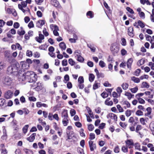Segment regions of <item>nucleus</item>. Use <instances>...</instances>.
Here are the masks:
<instances>
[{
	"mask_svg": "<svg viewBox=\"0 0 154 154\" xmlns=\"http://www.w3.org/2000/svg\"><path fill=\"white\" fill-rule=\"evenodd\" d=\"M77 57V60L78 61L81 62H83L84 61V59L81 55H79Z\"/></svg>",
	"mask_w": 154,
	"mask_h": 154,
	"instance_id": "e433bc0d",
	"label": "nucleus"
},
{
	"mask_svg": "<svg viewBox=\"0 0 154 154\" xmlns=\"http://www.w3.org/2000/svg\"><path fill=\"white\" fill-rule=\"evenodd\" d=\"M107 118L109 119L110 118L111 119H113L115 120L116 121L117 117L116 114L111 113H109L107 116Z\"/></svg>",
	"mask_w": 154,
	"mask_h": 154,
	"instance_id": "9b49d317",
	"label": "nucleus"
},
{
	"mask_svg": "<svg viewBox=\"0 0 154 154\" xmlns=\"http://www.w3.org/2000/svg\"><path fill=\"white\" fill-rule=\"evenodd\" d=\"M44 1V0H35V2L37 5H40Z\"/></svg>",
	"mask_w": 154,
	"mask_h": 154,
	"instance_id": "680f3d73",
	"label": "nucleus"
},
{
	"mask_svg": "<svg viewBox=\"0 0 154 154\" xmlns=\"http://www.w3.org/2000/svg\"><path fill=\"white\" fill-rule=\"evenodd\" d=\"M135 148L140 151L141 149L140 148V144L138 143H135L134 145Z\"/></svg>",
	"mask_w": 154,
	"mask_h": 154,
	"instance_id": "a18cd8bd",
	"label": "nucleus"
},
{
	"mask_svg": "<svg viewBox=\"0 0 154 154\" xmlns=\"http://www.w3.org/2000/svg\"><path fill=\"white\" fill-rule=\"evenodd\" d=\"M11 123L12 125V126L14 127H16V126H17V122L15 120H13L11 122Z\"/></svg>",
	"mask_w": 154,
	"mask_h": 154,
	"instance_id": "bf43d9fd",
	"label": "nucleus"
},
{
	"mask_svg": "<svg viewBox=\"0 0 154 154\" xmlns=\"http://www.w3.org/2000/svg\"><path fill=\"white\" fill-rule=\"evenodd\" d=\"M131 110L129 109L127 110L125 112L126 116L127 117H128L130 116L131 115Z\"/></svg>",
	"mask_w": 154,
	"mask_h": 154,
	"instance_id": "37998d69",
	"label": "nucleus"
},
{
	"mask_svg": "<svg viewBox=\"0 0 154 154\" xmlns=\"http://www.w3.org/2000/svg\"><path fill=\"white\" fill-rule=\"evenodd\" d=\"M125 95L127 96L129 100H130L133 97H134V95H132L131 93L128 92H126L125 94Z\"/></svg>",
	"mask_w": 154,
	"mask_h": 154,
	"instance_id": "bb28decb",
	"label": "nucleus"
},
{
	"mask_svg": "<svg viewBox=\"0 0 154 154\" xmlns=\"http://www.w3.org/2000/svg\"><path fill=\"white\" fill-rule=\"evenodd\" d=\"M94 71L96 72V75L98 78L103 77V74L102 73H99L98 69L96 68L94 69Z\"/></svg>",
	"mask_w": 154,
	"mask_h": 154,
	"instance_id": "a211bd4d",
	"label": "nucleus"
},
{
	"mask_svg": "<svg viewBox=\"0 0 154 154\" xmlns=\"http://www.w3.org/2000/svg\"><path fill=\"white\" fill-rule=\"evenodd\" d=\"M131 79L135 83H138L140 82V79L134 76L132 77L131 78Z\"/></svg>",
	"mask_w": 154,
	"mask_h": 154,
	"instance_id": "a878e982",
	"label": "nucleus"
},
{
	"mask_svg": "<svg viewBox=\"0 0 154 154\" xmlns=\"http://www.w3.org/2000/svg\"><path fill=\"white\" fill-rule=\"evenodd\" d=\"M126 9L131 14H133L134 13L133 10L129 7H127Z\"/></svg>",
	"mask_w": 154,
	"mask_h": 154,
	"instance_id": "69168bd1",
	"label": "nucleus"
},
{
	"mask_svg": "<svg viewBox=\"0 0 154 154\" xmlns=\"http://www.w3.org/2000/svg\"><path fill=\"white\" fill-rule=\"evenodd\" d=\"M86 109L88 111V113L89 115L90 116L91 118H94V115L93 114V112H92V110H91V109L87 107H86Z\"/></svg>",
	"mask_w": 154,
	"mask_h": 154,
	"instance_id": "4be33fe9",
	"label": "nucleus"
},
{
	"mask_svg": "<svg viewBox=\"0 0 154 154\" xmlns=\"http://www.w3.org/2000/svg\"><path fill=\"white\" fill-rule=\"evenodd\" d=\"M28 127L29 125H26L23 127V130L24 133L25 134L26 133Z\"/></svg>",
	"mask_w": 154,
	"mask_h": 154,
	"instance_id": "864d4df0",
	"label": "nucleus"
},
{
	"mask_svg": "<svg viewBox=\"0 0 154 154\" xmlns=\"http://www.w3.org/2000/svg\"><path fill=\"white\" fill-rule=\"evenodd\" d=\"M79 83H83L84 82V78L82 76H80L78 79Z\"/></svg>",
	"mask_w": 154,
	"mask_h": 154,
	"instance_id": "3c124183",
	"label": "nucleus"
},
{
	"mask_svg": "<svg viewBox=\"0 0 154 154\" xmlns=\"http://www.w3.org/2000/svg\"><path fill=\"white\" fill-rule=\"evenodd\" d=\"M5 102V100L4 99L1 98L0 99V106H3Z\"/></svg>",
	"mask_w": 154,
	"mask_h": 154,
	"instance_id": "e2e57ef3",
	"label": "nucleus"
},
{
	"mask_svg": "<svg viewBox=\"0 0 154 154\" xmlns=\"http://www.w3.org/2000/svg\"><path fill=\"white\" fill-rule=\"evenodd\" d=\"M86 15L87 17H89V18H92L94 17L93 12L91 11H88Z\"/></svg>",
	"mask_w": 154,
	"mask_h": 154,
	"instance_id": "2f4dec72",
	"label": "nucleus"
},
{
	"mask_svg": "<svg viewBox=\"0 0 154 154\" xmlns=\"http://www.w3.org/2000/svg\"><path fill=\"white\" fill-rule=\"evenodd\" d=\"M136 114L138 116H141L143 115V112L140 110H138L136 112Z\"/></svg>",
	"mask_w": 154,
	"mask_h": 154,
	"instance_id": "c03bdc74",
	"label": "nucleus"
},
{
	"mask_svg": "<svg viewBox=\"0 0 154 154\" xmlns=\"http://www.w3.org/2000/svg\"><path fill=\"white\" fill-rule=\"evenodd\" d=\"M68 62L69 63L71 66L74 65L75 63V62L71 58H70Z\"/></svg>",
	"mask_w": 154,
	"mask_h": 154,
	"instance_id": "6e6d98bb",
	"label": "nucleus"
},
{
	"mask_svg": "<svg viewBox=\"0 0 154 154\" xmlns=\"http://www.w3.org/2000/svg\"><path fill=\"white\" fill-rule=\"evenodd\" d=\"M51 3L53 6L58 9H61V8L59 2L57 0H51Z\"/></svg>",
	"mask_w": 154,
	"mask_h": 154,
	"instance_id": "39448f33",
	"label": "nucleus"
},
{
	"mask_svg": "<svg viewBox=\"0 0 154 154\" xmlns=\"http://www.w3.org/2000/svg\"><path fill=\"white\" fill-rule=\"evenodd\" d=\"M61 117H68L67 110L66 109H63L61 113Z\"/></svg>",
	"mask_w": 154,
	"mask_h": 154,
	"instance_id": "f3484780",
	"label": "nucleus"
},
{
	"mask_svg": "<svg viewBox=\"0 0 154 154\" xmlns=\"http://www.w3.org/2000/svg\"><path fill=\"white\" fill-rule=\"evenodd\" d=\"M23 150L26 154H33V152L29 149H23Z\"/></svg>",
	"mask_w": 154,
	"mask_h": 154,
	"instance_id": "58836bf2",
	"label": "nucleus"
},
{
	"mask_svg": "<svg viewBox=\"0 0 154 154\" xmlns=\"http://www.w3.org/2000/svg\"><path fill=\"white\" fill-rule=\"evenodd\" d=\"M13 93L11 91H8L5 94V97L7 99L11 98L12 96Z\"/></svg>",
	"mask_w": 154,
	"mask_h": 154,
	"instance_id": "1a4fd4ad",
	"label": "nucleus"
},
{
	"mask_svg": "<svg viewBox=\"0 0 154 154\" xmlns=\"http://www.w3.org/2000/svg\"><path fill=\"white\" fill-rule=\"evenodd\" d=\"M106 63L100 60L99 62V65L101 67L103 68L106 66Z\"/></svg>",
	"mask_w": 154,
	"mask_h": 154,
	"instance_id": "4c0bfd02",
	"label": "nucleus"
},
{
	"mask_svg": "<svg viewBox=\"0 0 154 154\" xmlns=\"http://www.w3.org/2000/svg\"><path fill=\"white\" fill-rule=\"evenodd\" d=\"M27 4L25 1H22L21 4H18V7L19 9L22 11L23 13H25L26 11L23 8H25L27 6Z\"/></svg>",
	"mask_w": 154,
	"mask_h": 154,
	"instance_id": "7ed1b4c3",
	"label": "nucleus"
},
{
	"mask_svg": "<svg viewBox=\"0 0 154 154\" xmlns=\"http://www.w3.org/2000/svg\"><path fill=\"white\" fill-rule=\"evenodd\" d=\"M89 146L91 151H94V149L96 148V145L95 143H94L93 141L90 140L88 142Z\"/></svg>",
	"mask_w": 154,
	"mask_h": 154,
	"instance_id": "6e6552de",
	"label": "nucleus"
},
{
	"mask_svg": "<svg viewBox=\"0 0 154 154\" xmlns=\"http://www.w3.org/2000/svg\"><path fill=\"white\" fill-rule=\"evenodd\" d=\"M3 134L1 138L4 140H6L7 138V134L6 130L5 129H4L3 130Z\"/></svg>",
	"mask_w": 154,
	"mask_h": 154,
	"instance_id": "aec40b11",
	"label": "nucleus"
},
{
	"mask_svg": "<svg viewBox=\"0 0 154 154\" xmlns=\"http://www.w3.org/2000/svg\"><path fill=\"white\" fill-rule=\"evenodd\" d=\"M36 80V75L35 74L32 75L31 77L27 78V82L32 83L35 82Z\"/></svg>",
	"mask_w": 154,
	"mask_h": 154,
	"instance_id": "423d86ee",
	"label": "nucleus"
},
{
	"mask_svg": "<svg viewBox=\"0 0 154 154\" xmlns=\"http://www.w3.org/2000/svg\"><path fill=\"white\" fill-rule=\"evenodd\" d=\"M37 86L35 87V88L37 91H39L42 89L43 87V85L42 83L39 82L37 83Z\"/></svg>",
	"mask_w": 154,
	"mask_h": 154,
	"instance_id": "6ab92c4d",
	"label": "nucleus"
},
{
	"mask_svg": "<svg viewBox=\"0 0 154 154\" xmlns=\"http://www.w3.org/2000/svg\"><path fill=\"white\" fill-rule=\"evenodd\" d=\"M17 77L19 81L20 82H22L23 81H25L27 82V78L24 74H21V75L20 74L18 75Z\"/></svg>",
	"mask_w": 154,
	"mask_h": 154,
	"instance_id": "0eeeda50",
	"label": "nucleus"
},
{
	"mask_svg": "<svg viewBox=\"0 0 154 154\" xmlns=\"http://www.w3.org/2000/svg\"><path fill=\"white\" fill-rule=\"evenodd\" d=\"M145 36L146 40L147 41L150 42V43H152V41L153 40L151 37L150 35L147 34L145 35Z\"/></svg>",
	"mask_w": 154,
	"mask_h": 154,
	"instance_id": "cd10ccee",
	"label": "nucleus"
},
{
	"mask_svg": "<svg viewBox=\"0 0 154 154\" xmlns=\"http://www.w3.org/2000/svg\"><path fill=\"white\" fill-rule=\"evenodd\" d=\"M33 56L35 57L38 58L40 57V54L39 52H36L34 53Z\"/></svg>",
	"mask_w": 154,
	"mask_h": 154,
	"instance_id": "774afa93",
	"label": "nucleus"
},
{
	"mask_svg": "<svg viewBox=\"0 0 154 154\" xmlns=\"http://www.w3.org/2000/svg\"><path fill=\"white\" fill-rule=\"evenodd\" d=\"M69 76L68 75H66L64 76V82L66 83V82L68 81L69 80Z\"/></svg>",
	"mask_w": 154,
	"mask_h": 154,
	"instance_id": "603ef678",
	"label": "nucleus"
},
{
	"mask_svg": "<svg viewBox=\"0 0 154 154\" xmlns=\"http://www.w3.org/2000/svg\"><path fill=\"white\" fill-rule=\"evenodd\" d=\"M12 79L10 77L7 76L4 78L3 80V83L7 85H10L12 82Z\"/></svg>",
	"mask_w": 154,
	"mask_h": 154,
	"instance_id": "20e7f679",
	"label": "nucleus"
},
{
	"mask_svg": "<svg viewBox=\"0 0 154 154\" xmlns=\"http://www.w3.org/2000/svg\"><path fill=\"white\" fill-rule=\"evenodd\" d=\"M26 55L29 57H31L32 55V53L31 51L28 50L26 51Z\"/></svg>",
	"mask_w": 154,
	"mask_h": 154,
	"instance_id": "49530a36",
	"label": "nucleus"
},
{
	"mask_svg": "<svg viewBox=\"0 0 154 154\" xmlns=\"http://www.w3.org/2000/svg\"><path fill=\"white\" fill-rule=\"evenodd\" d=\"M138 14L140 18L143 19L145 18V15L144 12H141L138 13Z\"/></svg>",
	"mask_w": 154,
	"mask_h": 154,
	"instance_id": "0e129e2a",
	"label": "nucleus"
},
{
	"mask_svg": "<svg viewBox=\"0 0 154 154\" xmlns=\"http://www.w3.org/2000/svg\"><path fill=\"white\" fill-rule=\"evenodd\" d=\"M45 21L43 20H41L37 21L36 26L38 28H41L42 26L45 24Z\"/></svg>",
	"mask_w": 154,
	"mask_h": 154,
	"instance_id": "ddd939ff",
	"label": "nucleus"
},
{
	"mask_svg": "<svg viewBox=\"0 0 154 154\" xmlns=\"http://www.w3.org/2000/svg\"><path fill=\"white\" fill-rule=\"evenodd\" d=\"M122 87L124 90H127L128 87V84L127 83H123L122 85Z\"/></svg>",
	"mask_w": 154,
	"mask_h": 154,
	"instance_id": "7c9ffc66",
	"label": "nucleus"
},
{
	"mask_svg": "<svg viewBox=\"0 0 154 154\" xmlns=\"http://www.w3.org/2000/svg\"><path fill=\"white\" fill-rule=\"evenodd\" d=\"M142 129L141 125H137L135 131L137 133H139V131Z\"/></svg>",
	"mask_w": 154,
	"mask_h": 154,
	"instance_id": "a19ab883",
	"label": "nucleus"
},
{
	"mask_svg": "<svg viewBox=\"0 0 154 154\" xmlns=\"http://www.w3.org/2000/svg\"><path fill=\"white\" fill-rule=\"evenodd\" d=\"M111 50L114 55L117 54L119 51V47L116 43H114L112 45L110 48Z\"/></svg>",
	"mask_w": 154,
	"mask_h": 154,
	"instance_id": "f03ea898",
	"label": "nucleus"
},
{
	"mask_svg": "<svg viewBox=\"0 0 154 154\" xmlns=\"http://www.w3.org/2000/svg\"><path fill=\"white\" fill-rule=\"evenodd\" d=\"M146 110L147 111V112L145 114L146 116L149 115L151 114L152 112V109L150 107H148L146 109Z\"/></svg>",
	"mask_w": 154,
	"mask_h": 154,
	"instance_id": "ea45409f",
	"label": "nucleus"
},
{
	"mask_svg": "<svg viewBox=\"0 0 154 154\" xmlns=\"http://www.w3.org/2000/svg\"><path fill=\"white\" fill-rule=\"evenodd\" d=\"M149 87V85L146 82H143L142 84L141 88H148Z\"/></svg>",
	"mask_w": 154,
	"mask_h": 154,
	"instance_id": "b1692460",
	"label": "nucleus"
},
{
	"mask_svg": "<svg viewBox=\"0 0 154 154\" xmlns=\"http://www.w3.org/2000/svg\"><path fill=\"white\" fill-rule=\"evenodd\" d=\"M66 133L68 137V139H71L72 137V135L73 134V132L72 131H69L68 133V131L66 132Z\"/></svg>",
	"mask_w": 154,
	"mask_h": 154,
	"instance_id": "412c9836",
	"label": "nucleus"
},
{
	"mask_svg": "<svg viewBox=\"0 0 154 154\" xmlns=\"http://www.w3.org/2000/svg\"><path fill=\"white\" fill-rule=\"evenodd\" d=\"M36 135V134L34 133L31 134V135L29 137L27 138V140L29 141L30 142L33 141L35 138V136Z\"/></svg>",
	"mask_w": 154,
	"mask_h": 154,
	"instance_id": "2eb2a0df",
	"label": "nucleus"
},
{
	"mask_svg": "<svg viewBox=\"0 0 154 154\" xmlns=\"http://www.w3.org/2000/svg\"><path fill=\"white\" fill-rule=\"evenodd\" d=\"M145 60L142 59H141L139 60L137 63V65L138 66H140L141 65H143L145 63Z\"/></svg>",
	"mask_w": 154,
	"mask_h": 154,
	"instance_id": "72a5a7b5",
	"label": "nucleus"
},
{
	"mask_svg": "<svg viewBox=\"0 0 154 154\" xmlns=\"http://www.w3.org/2000/svg\"><path fill=\"white\" fill-rule=\"evenodd\" d=\"M5 57L8 58H10L11 57L10 53L8 51H6L5 52Z\"/></svg>",
	"mask_w": 154,
	"mask_h": 154,
	"instance_id": "4d7b16f0",
	"label": "nucleus"
},
{
	"mask_svg": "<svg viewBox=\"0 0 154 154\" xmlns=\"http://www.w3.org/2000/svg\"><path fill=\"white\" fill-rule=\"evenodd\" d=\"M105 104L108 106H112L113 105V103L112 100L109 101H105Z\"/></svg>",
	"mask_w": 154,
	"mask_h": 154,
	"instance_id": "09e8293b",
	"label": "nucleus"
},
{
	"mask_svg": "<svg viewBox=\"0 0 154 154\" xmlns=\"http://www.w3.org/2000/svg\"><path fill=\"white\" fill-rule=\"evenodd\" d=\"M133 31L132 26L129 27L128 29V34L131 37H133L134 35Z\"/></svg>",
	"mask_w": 154,
	"mask_h": 154,
	"instance_id": "f8f14e48",
	"label": "nucleus"
},
{
	"mask_svg": "<svg viewBox=\"0 0 154 154\" xmlns=\"http://www.w3.org/2000/svg\"><path fill=\"white\" fill-rule=\"evenodd\" d=\"M132 59L131 58L129 59L127 63V66L129 68V69H131V65L132 63Z\"/></svg>",
	"mask_w": 154,
	"mask_h": 154,
	"instance_id": "393cba45",
	"label": "nucleus"
},
{
	"mask_svg": "<svg viewBox=\"0 0 154 154\" xmlns=\"http://www.w3.org/2000/svg\"><path fill=\"white\" fill-rule=\"evenodd\" d=\"M23 74L26 78L30 77H31V75H34L35 74L33 72L31 71H27Z\"/></svg>",
	"mask_w": 154,
	"mask_h": 154,
	"instance_id": "4468645a",
	"label": "nucleus"
},
{
	"mask_svg": "<svg viewBox=\"0 0 154 154\" xmlns=\"http://www.w3.org/2000/svg\"><path fill=\"white\" fill-rule=\"evenodd\" d=\"M137 99H138V102L140 103L143 104L145 103V101L143 99L141 98Z\"/></svg>",
	"mask_w": 154,
	"mask_h": 154,
	"instance_id": "5fc2aeb1",
	"label": "nucleus"
},
{
	"mask_svg": "<svg viewBox=\"0 0 154 154\" xmlns=\"http://www.w3.org/2000/svg\"><path fill=\"white\" fill-rule=\"evenodd\" d=\"M39 37H37L35 38V39L39 43H41L42 42V40L44 39V37L43 35L40 33L39 32Z\"/></svg>",
	"mask_w": 154,
	"mask_h": 154,
	"instance_id": "9d476101",
	"label": "nucleus"
},
{
	"mask_svg": "<svg viewBox=\"0 0 154 154\" xmlns=\"http://www.w3.org/2000/svg\"><path fill=\"white\" fill-rule=\"evenodd\" d=\"M116 106L119 112H123V109L120 105H117Z\"/></svg>",
	"mask_w": 154,
	"mask_h": 154,
	"instance_id": "8fccbe9b",
	"label": "nucleus"
},
{
	"mask_svg": "<svg viewBox=\"0 0 154 154\" xmlns=\"http://www.w3.org/2000/svg\"><path fill=\"white\" fill-rule=\"evenodd\" d=\"M75 57L78 56L79 55H81V52L79 50H76L75 52Z\"/></svg>",
	"mask_w": 154,
	"mask_h": 154,
	"instance_id": "338daca9",
	"label": "nucleus"
},
{
	"mask_svg": "<svg viewBox=\"0 0 154 154\" xmlns=\"http://www.w3.org/2000/svg\"><path fill=\"white\" fill-rule=\"evenodd\" d=\"M60 47L62 50H65L66 48V46L64 42H62L59 45Z\"/></svg>",
	"mask_w": 154,
	"mask_h": 154,
	"instance_id": "5701e85b",
	"label": "nucleus"
},
{
	"mask_svg": "<svg viewBox=\"0 0 154 154\" xmlns=\"http://www.w3.org/2000/svg\"><path fill=\"white\" fill-rule=\"evenodd\" d=\"M101 96L104 98H105L108 97V94L106 92L104 91L101 94Z\"/></svg>",
	"mask_w": 154,
	"mask_h": 154,
	"instance_id": "de8ad7c7",
	"label": "nucleus"
},
{
	"mask_svg": "<svg viewBox=\"0 0 154 154\" xmlns=\"http://www.w3.org/2000/svg\"><path fill=\"white\" fill-rule=\"evenodd\" d=\"M25 32L24 30L18 29L17 32V34L20 36L23 35L25 34Z\"/></svg>",
	"mask_w": 154,
	"mask_h": 154,
	"instance_id": "473e14b6",
	"label": "nucleus"
},
{
	"mask_svg": "<svg viewBox=\"0 0 154 154\" xmlns=\"http://www.w3.org/2000/svg\"><path fill=\"white\" fill-rule=\"evenodd\" d=\"M87 46L88 47L90 48L91 49V51H92L93 52H94L95 51V48L94 47H92L91 44H87Z\"/></svg>",
	"mask_w": 154,
	"mask_h": 154,
	"instance_id": "79ce46f5",
	"label": "nucleus"
},
{
	"mask_svg": "<svg viewBox=\"0 0 154 154\" xmlns=\"http://www.w3.org/2000/svg\"><path fill=\"white\" fill-rule=\"evenodd\" d=\"M122 150L124 152H128V149L127 147H125V146H122Z\"/></svg>",
	"mask_w": 154,
	"mask_h": 154,
	"instance_id": "052dcab7",
	"label": "nucleus"
},
{
	"mask_svg": "<svg viewBox=\"0 0 154 154\" xmlns=\"http://www.w3.org/2000/svg\"><path fill=\"white\" fill-rule=\"evenodd\" d=\"M94 78L95 76L92 73H90L89 74V79L90 82H92L94 81Z\"/></svg>",
	"mask_w": 154,
	"mask_h": 154,
	"instance_id": "c85d7f7f",
	"label": "nucleus"
},
{
	"mask_svg": "<svg viewBox=\"0 0 154 154\" xmlns=\"http://www.w3.org/2000/svg\"><path fill=\"white\" fill-rule=\"evenodd\" d=\"M18 68L15 65H13L9 66L7 71L9 74L17 75L18 71Z\"/></svg>",
	"mask_w": 154,
	"mask_h": 154,
	"instance_id": "f257e3e1",
	"label": "nucleus"
},
{
	"mask_svg": "<svg viewBox=\"0 0 154 154\" xmlns=\"http://www.w3.org/2000/svg\"><path fill=\"white\" fill-rule=\"evenodd\" d=\"M100 84L99 83L95 82L93 86V89L94 90L100 87Z\"/></svg>",
	"mask_w": 154,
	"mask_h": 154,
	"instance_id": "c756f323",
	"label": "nucleus"
},
{
	"mask_svg": "<svg viewBox=\"0 0 154 154\" xmlns=\"http://www.w3.org/2000/svg\"><path fill=\"white\" fill-rule=\"evenodd\" d=\"M137 23L138 25L142 28H144L145 27L144 23L141 20H139L137 22Z\"/></svg>",
	"mask_w": 154,
	"mask_h": 154,
	"instance_id": "f704fd0d",
	"label": "nucleus"
},
{
	"mask_svg": "<svg viewBox=\"0 0 154 154\" xmlns=\"http://www.w3.org/2000/svg\"><path fill=\"white\" fill-rule=\"evenodd\" d=\"M125 143L127 145H134V143L133 142V140H128L125 141Z\"/></svg>",
	"mask_w": 154,
	"mask_h": 154,
	"instance_id": "c9c22d12",
	"label": "nucleus"
},
{
	"mask_svg": "<svg viewBox=\"0 0 154 154\" xmlns=\"http://www.w3.org/2000/svg\"><path fill=\"white\" fill-rule=\"evenodd\" d=\"M138 89V88L136 87L134 88H131L130 90L132 93H136Z\"/></svg>",
	"mask_w": 154,
	"mask_h": 154,
	"instance_id": "13d9d810",
	"label": "nucleus"
},
{
	"mask_svg": "<svg viewBox=\"0 0 154 154\" xmlns=\"http://www.w3.org/2000/svg\"><path fill=\"white\" fill-rule=\"evenodd\" d=\"M128 122L131 124H133L134 126H135L137 124V122H135V120L133 117H131L129 120Z\"/></svg>",
	"mask_w": 154,
	"mask_h": 154,
	"instance_id": "dca6fc26",
	"label": "nucleus"
}]
</instances>
